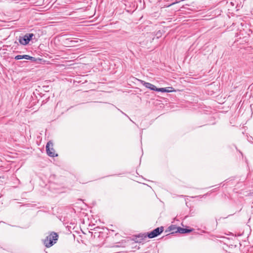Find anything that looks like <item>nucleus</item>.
I'll return each mask as SVG.
<instances>
[{"instance_id":"nucleus-1","label":"nucleus","mask_w":253,"mask_h":253,"mask_svg":"<svg viewBox=\"0 0 253 253\" xmlns=\"http://www.w3.org/2000/svg\"><path fill=\"white\" fill-rule=\"evenodd\" d=\"M58 236L57 234L53 232L46 237V239L43 241V243L47 248L50 247L56 243V241L58 240Z\"/></svg>"},{"instance_id":"nucleus-2","label":"nucleus","mask_w":253,"mask_h":253,"mask_svg":"<svg viewBox=\"0 0 253 253\" xmlns=\"http://www.w3.org/2000/svg\"><path fill=\"white\" fill-rule=\"evenodd\" d=\"M34 35L32 33L26 34L23 37H20L19 39V42L23 45H26L29 43Z\"/></svg>"},{"instance_id":"nucleus-3","label":"nucleus","mask_w":253,"mask_h":253,"mask_svg":"<svg viewBox=\"0 0 253 253\" xmlns=\"http://www.w3.org/2000/svg\"><path fill=\"white\" fill-rule=\"evenodd\" d=\"M53 145L52 142L49 141L46 145V150L47 155L50 157L57 156V154H55L54 150L53 149Z\"/></svg>"},{"instance_id":"nucleus-4","label":"nucleus","mask_w":253,"mask_h":253,"mask_svg":"<svg viewBox=\"0 0 253 253\" xmlns=\"http://www.w3.org/2000/svg\"><path fill=\"white\" fill-rule=\"evenodd\" d=\"M164 230L163 227H158L148 234L147 236L149 238H153L160 234Z\"/></svg>"},{"instance_id":"nucleus-5","label":"nucleus","mask_w":253,"mask_h":253,"mask_svg":"<svg viewBox=\"0 0 253 253\" xmlns=\"http://www.w3.org/2000/svg\"><path fill=\"white\" fill-rule=\"evenodd\" d=\"M15 59L16 60L25 59L27 60H30L32 62H38V60H41V59L39 58L37 59L35 57L30 56L28 55H18L15 57Z\"/></svg>"},{"instance_id":"nucleus-6","label":"nucleus","mask_w":253,"mask_h":253,"mask_svg":"<svg viewBox=\"0 0 253 253\" xmlns=\"http://www.w3.org/2000/svg\"><path fill=\"white\" fill-rule=\"evenodd\" d=\"M141 84L146 87L152 90L157 91L158 88H157L154 85L149 83H147L143 81H141Z\"/></svg>"},{"instance_id":"nucleus-7","label":"nucleus","mask_w":253,"mask_h":253,"mask_svg":"<svg viewBox=\"0 0 253 253\" xmlns=\"http://www.w3.org/2000/svg\"><path fill=\"white\" fill-rule=\"evenodd\" d=\"M192 231V229H187L181 227H177V231L176 232H178L180 233L183 234V233H186L190 232Z\"/></svg>"},{"instance_id":"nucleus-8","label":"nucleus","mask_w":253,"mask_h":253,"mask_svg":"<svg viewBox=\"0 0 253 253\" xmlns=\"http://www.w3.org/2000/svg\"><path fill=\"white\" fill-rule=\"evenodd\" d=\"M157 91H161L162 92H171V90L167 89V88H159L157 89Z\"/></svg>"},{"instance_id":"nucleus-9","label":"nucleus","mask_w":253,"mask_h":253,"mask_svg":"<svg viewBox=\"0 0 253 253\" xmlns=\"http://www.w3.org/2000/svg\"><path fill=\"white\" fill-rule=\"evenodd\" d=\"M81 42V40H71L70 41V44L72 45V46H75L76 45V44L78 43L79 42Z\"/></svg>"},{"instance_id":"nucleus-10","label":"nucleus","mask_w":253,"mask_h":253,"mask_svg":"<svg viewBox=\"0 0 253 253\" xmlns=\"http://www.w3.org/2000/svg\"><path fill=\"white\" fill-rule=\"evenodd\" d=\"M173 229V227H172V226H170V230H172Z\"/></svg>"}]
</instances>
